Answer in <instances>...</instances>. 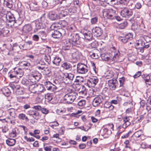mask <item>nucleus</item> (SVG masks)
Segmentation results:
<instances>
[{
    "instance_id": "nucleus-1",
    "label": "nucleus",
    "mask_w": 151,
    "mask_h": 151,
    "mask_svg": "<svg viewBox=\"0 0 151 151\" xmlns=\"http://www.w3.org/2000/svg\"><path fill=\"white\" fill-rule=\"evenodd\" d=\"M68 40L69 42L73 46L78 47L80 42L79 40V37L77 33H68Z\"/></svg>"
},
{
    "instance_id": "nucleus-2",
    "label": "nucleus",
    "mask_w": 151,
    "mask_h": 151,
    "mask_svg": "<svg viewBox=\"0 0 151 151\" xmlns=\"http://www.w3.org/2000/svg\"><path fill=\"white\" fill-rule=\"evenodd\" d=\"M78 96V93L75 92H71L66 94L64 96V101L68 104H71Z\"/></svg>"
},
{
    "instance_id": "nucleus-3",
    "label": "nucleus",
    "mask_w": 151,
    "mask_h": 151,
    "mask_svg": "<svg viewBox=\"0 0 151 151\" xmlns=\"http://www.w3.org/2000/svg\"><path fill=\"white\" fill-rule=\"evenodd\" d=\"M41 75L37 71L31 72L29 75V78L30 82L35 83L38 81L40 78Z\"/></svg>"
},
{
    "instance_id": "nucleus-4",
    "label": "nucleus",
    "mask_w": 151,
    "mask_h": 151,
    "mask_svg": "<svg viewBox=\"0 0 151 151\" xmlns=\"http://www.w3.org/2000/svg\"><path fill=\"white\" fill-rule=\"evenodd\" d=\"M103 15L107 19L113 20L116 11L112 9H105L103 10Z\"/></svg>"
},
{
    "instance_id": "nucleus-5",
    "label": "nucleus",
    "mask_w": 151,
    "mask_h": 151,
    "mask_svg": "<svg viewBox=\"0 0 151 151\" xmlns=\"http://www.w3.org/2000/svg\"><path fill=\"white\" fill-rule=\"evenodd\" d=\"M88 71V68L86 65L82 63H79L76 66V73L78 74L87 73Z\"/></svg>"
},
{
    "instance_id": "nucleus-6",
    "label": "nucleus",
    "mask_w": 151,
    "mask_h": 151,
    "mask_svg": "<svg viewBox=\"0 0 151 151\" xmlns=\"http://www.w3.org/2000/svg\"><path fill=\"white\" fill-rule=\"evenodd\" d=\"M74 77V74L71 73H66L63 74V82L65 84H71Z\"/></svg>"
},
{
    "instance_id": "nucleus-7",
    "label": "nucleus",
    "mask_w": 151,
    "mask_h": 151,
    "mask_svg": "<svg viewBox=\"0 0 151 151\" xmlns=\"http://www.w3.org/2000/svg\"><path fill=\"white\" fill-rule=\"evenodd\" d=\"M133 15V12L131 9L127 7L123 8L121 12V15L123 17L128 18Z\"/></svg>"
},
{
    "instance_id": "nucleus-8",
    "label": "nucleus",
    "mask_w": 151,
    "mask_h": 151,
    "mask_svg": "<svg viewBox=\"0 0 151 151\" xmlns=\"http://www.w3.org/2000/svg\"><path fill=\"white\" fill-rule=\"evenodd\" d=\"M82 53L78 51H76L72 54L71 60L73 62H76L82 58Z\"/></svg>"
},
{
    "instance_id": "nucleus-9",
    "label": "nucleus",
    "mask_w": 151,
    "mask_h": 151,
    "mask_svg": "<svg viewBox=\"0 0 151 151\" xmlns=\"http://www.w3.org/2000/svg\"><path fill=\"white\" fill-rule=\"evenodd\" d=\"M104 99L103 96L99 95L95 97L92 102V105L94 107L98 106L100 104L102 103Z\"/></svg>"
},
{
    "instance_id": "nucleus-10",
    "label": "nucleus",
    "mask_w": 151,
    "mask_h": 151,
    "mask_svg": "<svg viewBox=\"0 0 151 151\" xmlns=\"http://www.w3.org/2000/svg\"><path fill=\"white\" fill-rule=\"evenodd\" d=\"M45 89L50 91H55L57 88V87L52 84L50 81H45L44 83Z\"/></svg>"
},
{
    "instance_id": "nucleus-11",
    "label": "nucleus",
    "mask_w": 151,
    "mask_h": 151,
    "mask_svg": "<svg viewBox=\"0 0 151 151\" xmlns=\"http://www.w3.org/2000/svg\"><path fill=\"white\" fill-rule=\"evenodd\" d=\"M108 84L110 89L111 90H115L118 86V82L115 79L109 80Z\"/></svg>"
},
{
    "instance_id": "nucleus-12",
    "label": "nucleus",
    "mask_w": 151,
    "mask_h": 151,
    "mask_svg": "<svg viewBox=\"0 0 151 151\" xmlns=\"http://www.w3.org/2000/svg\"><path fill=\"white\" fill-rule=\"evenodd\" d=\"M2 19L3 20H8L10 23L9 24H12L14 21L15 20L14 15L11 14H4L3 17H2Z\"/></svg>"
},
{
    "instance_id": "nucleus-13",
    "label": "nucleus",
    "mask_w": 151,
    "mask_h": 151,
    "mask_svg": "<svg viewBox=\"0 0 151 151\" xmlns=\"http://www.w3.org/2000/svg\"><path fill=\"white\" fill-rule=\"evenodd\" d=\"M99 81L96 77H93L87 81V84L89 87H94Z\"/></svg>"
},
{
    "instance_id": "nucleus-14",
    "label": "nucleus",
    "mask_w": 151,
    "mask_h": 151,
    "mask_svg": "<svg viewBox=\"0 0 151 151\" xmlns=\"http://www.w3.org/2000/svg\"><path fill=\"white\" fill-rule=\"evenodd\" d=\"M84 36V38L88 40H91L93 37V35L91 31L85 29L82 30L81 32Z\"/></svg>"
},
{
    "instance_id": "nucleus-15",
    "label": "nucleus",
    "mask_w": 151,
    "mask_h": 151,
    "mask_svg": "<svg viewBox=\"0 0 151 151\" xmlns=\"http://www.w3.org/2000/svg\"><path fill=\"white\" fill-rule=\"evenodd\" d=\"M92 32L94 36L98 37L100 36L102 34V31L99 27H96L92 29Z\"/></svg>"
},
{
    "instance_id": "nucleus-16",
    "label": "nucleus",
    "mask_w": 151,
    "mask_h": 151,
    "mask_svg": "<svg viewBox=\"0 0 151 151\" xmlns=\"http://www.w3.org/2000/svg\"><path fill=\"white\" fill-rule=\"evenodd\" d=\"M48 16L49 19L52 21H54L59 19V16L53 12H50Z\"/></svg>"
},
{
    "instance_id": "nucleus-17",
    "label": "nucleus",
    "mask_w": 151,
    "mask_h": 151,
    "mask_svg": "<svg viewBox=\"0 0 151 151\" xmlns=\"http://www.w3.org/2000/svg\"><path fill=\"white\" fill-rule=\"evenodd\" d=\"M112 49V52L114 53V54L113 59V60L115 61L116 59L119 58L120 53L119 50L118 49H116L115 47H113Z\"/></svg>"
},
{
    "instance_id": "nucleus-18",
    "label": "nucleus",
    "mask_w": 151,
    "mask_h": 151,
    "mask_svg": "<svg viewBox=\"0 0 151 151\" xmlns=\"http://www.w3.org/2000/svg\"><path fill=\"white\" fill-rule=\"evenodd\" d=\"M61 31H63L62 29L60 30H55L53 32H52V37L54 38H60L62 35V32Z\"/></svg>"
},
{
    "instance_id": "nucleus-19",
    "label": "nucleus",
    "mask_w": 151,
    "mask_h": 151,
    "mask_svg": "<svg viewBox=\"0 0 151 151\" xmlns=\"http://www.w3.org/2000/svg\"><path fill=\"white\" fill-rule=\"evenodd\" d=\"M35 28L34 29V32H36L40 29H42L46 26L40 22L39 21L37 20L35 22Z\"/></svg>"
},
{
    "instance_id": "nucleus-20",
    "label": "nucleus",
    "mask_w": 151,
    "mask_h": 151,
    "mask_svg": "<svg viewBox=\"0 0 151 151\" xmlns=\"http://www.w3.org/2000/svg\"><path fill=\"white\" fill-rule=\"evenodd\" d=\"M15 72H16V78H18L22 77L24 74L22 70L19 68H16Z\"/></svg>"
},
{
    "instance_id": "nucleus-21",
    "label": "nucleus",
    "mask_w": 151,
    "mask_h": 151,
    "mask_svg": "<svg viewBox=\"0 0 151 151\" xmlns=\"http://www.w3.org/2000/svg\"><path fill=\"white\" fill-rule=\"evenodd\" d=\"M145 42L142 39H140L136 41V42L134 44L135 46L136 49H137L139 47H143L145 45Z\"/></svg>"
},
{
    "instance_id": "nucleus-22",
    "label": "nucleus",
    "mask_w": 151,
    "mask_h": 151,
    "mask_svg": "<svg viewBox=\"0 0 151 151\" xmlns=\"http://www.w3.org/2000/svg\"><path fill=\"white\" fill-rule=\"evenodd\" d=\"M22 21L19 20H15L12 24H9L12 27L16 28L20 25L22 23Z\"/></svg>"
},
{
    "instance_id": "nucleus-23",
    "label": "nucleus",
    "mask_w": 151,
    "mask_h": 151,
    "mask_svg": "<svg viewBox=\"0 0 151 151\" xmlns=\"http://www.w3.org/2000/svg\"><path fill=\"white\" fill-rule=\"evenodd\" d=\"M61 59L58 56H55L52 61L53 64L56 66H59L61 61Z\"/></svg>"
},
{
    "instance_id": "nucleus-24",
    "label": "nucleus",
    "mask_w": 151,
    "mask_h": 151,
    "mask_svg": "<svg viewBox=\"0 0 151 151\" xmlns=\"http://www.w3.org/2000/svg\"><path fill=\"white\" fill-rule=\"evenodd\" d=\"M32 30L31 25L29 24L25 25L23 28L22 30L24 32L28 33L29 32Z\"/></svg>"
},
{
    "instance_id": "nucleus-25",
    "label": "nucleus",
    "mask_w": 151,
    "mask_h": 151,
    "mask_svg": "<svg viewBox=\"0 0 151 151\" xmlns=\"http://www.w3.org/2000/svg\"><path fill=\"white\" fill-rule=\"evenodd\" d=\"M37 21L45 25H46V24L47 23V21L46 19L45 14H42L40 19H38Z\"/></svg>"
},
{
    "instance_id": "nucleus-26",
    "label": "nucleus",
    "mask_w": 151,
    "mask_h": 151,
    "mask_svg": "<svg viewBox=\"0 0 151 151\" xmlns=\"http://www.w3.org/2000/svg\"><path fill=\"white\" fill-rule=\"evenodd\" d=\"M4 4L9 8H11L13 6V2L12 0H4Z\"/></svg>"
},
{
    "instance_id": "nucleus-27",
    "label": "nucleus",
    "mask_w": 151,
    "mask_h": 151,
    "mask_svg": "<svg viewBox=\"0 0 151 151\" xmlns=\"http://www.w3.org/2000/svg\"><path fill=\"white\" fill-rule=\"evenodd\" d=\"M6 144L9 146H13L14 145L16 142L15 139L9 138L6 141Z\"/></svg>"
},
{
    "instance_id": "nucleus-28",
    "label": "nucleus",
    "mask_w": 151,
    "mask_h": 151,
    "mask_svg": "<svg viewBox=\"0 0 151 151\" xmlns=\"http://www.w3.org/2000/svg\"><path fill=\"white\" fill-rule=\"evenodd\" d=\"M1 90L4 94L5 96H8L10 95L11 92L8 87H4Z\"/></svg>"
},
{
    "instance_id": "nucleus-29",
    "label": "nucleus",
    "mask_w": 151,
    "mask_h": 151,
    "mask_svg": "<svg viewBox=\"0 0 151 151\" xmlns=\"http://www.w3.org/2000/svg\"><path fill=\"white\" fill-rule=\"evenodd\" d=\"M36 84H35V83H33L32 84H30L29 86V90L31 93H36Z\"/></svg>"
},
{
    "instance_id": "nucleus-30",
    "label": "nucleus",
    "mask_w": 151,
    "mask_h": 151,
    "mask_svg": "<svg viewBox=\"0 0 151 151\" xmlns=\"http://www.w3.org/2000/svg\"><path fill=\"white\" fill-rule=\"evenodd\" d=\"M36 93L39 94L40 92L43 91L44 90V87L43 86L41 85L36 84Z\"/></svg>"
},
{
    "instance_id": "nucleus-31",
    "label": "nucleus",
    "mask_w": 151,
    "mask_h": 151,
    "mask_svg": "<svg viewBox=\"0 0 151 151\" xmlns=\"http://www.w3.org/2000/svg\"><path fill=\"white\" fill-rule=\"evenodd\" d=\"M61 67L66 70H69L72 68L70 64L67 62L63 63L62 64Z\"/></svg>"
},
{
    "instance_id": "nucleus-32",
    "label": "nucleus",
    "mask_w": 151,
    "mask_h": 151,
    "mask_svg": "<svg viewBox=\"0 0 151 151\" xmlns=\"http://www.w3.org/2000/svg\"><path fill=\"white\" fill-rule=\"evenodd\" d=\"M38 33L41 39L44 41L46 40V38L47 36L45 32L44 31H40Z\"/></svg>"
},
{
    "instance_id": "nucleus-33",
    "label": "nucleus",
    "mask_w": 151,
    "mask_h": 151,
    "mask_svg": "<svg viewBox=\"0 0 151 151\" xmlns=\"http://www.w3.org/2000/svg\"><path fill=\"white\" fill-rule=\"evenodd\" d=\"M18 118L19 119L25 120L26 122H28L29 120L27 117L26 116L25 114L22 113L19 114Z\"/></svg>"
},
{
    "instance_id": "nucleus-34",
    "label": "nucleus",
    "mask_w": 151,
    "mask_h": 151,
    "mask_svg": "<svg viewBox=\"0 0 151 151\" xmlns=\"http://www.w3.org/2000/svg\"><path fill=\"white\" fill-rule=\"evenodd\" d=\"M7 112L13 118H15V109H14L12 108L9 109L7 111Z\"/></svg>"
},
{
    "instance_id": "nucleus-35",
    "label": "nucleus",
    "mask_w": 151,
    "mask_h": 151,
    "mask_svg": "<svg viewBox=\"0 0 151 151\" xmlns=\"http://www.w3.org/2000/svg\"><path fill=\"white\" fill-rule=\"evenodd\" d=\"M19 86H18L16 90L15 93L17 95H21L24 94V91L23 89L20 88Z\"/></svg>"
},
{
    "instance_id": "nucleus-36",
    "label": "nucleus",
    "mask_w": 151,
    "mask_h": 151,
    "mask_svg": "<svg viewBox=\"0 0 151 151\" xmlns=\"http://www.w3.org/2000/svg\"><path fill=\"white\" fill-rule=\"evenodd\" d=\"M81 88L80 89L79 94L84 95H86L87 93V91L86 87L84 86H82Z\"/></svg>"
},
{
    "instance_id": "nucleus-37",
    "label": "nucleus",
    "mask_w": 151,
    "mask_h": 151,
    "mask_svg": "<svg viewBox=\"0 0 151 151\" xmlns=\"http://www.w3.org/2000/svg\"><path fill=\"white\" fill-rule=\"evenodd\" d=\"M86 103V100L83 99H82L78 102L77 105L78 106L79 108L81 109L84 106Z\"/></svg>"
},
{
    "instance_id": "nucleus-38",
    "label": "nucleus",
    "mask_w": 151,
    "mask_h": 151,
    "mask_svg": "<svg viewBox=\"0 0 151 151\" xmlns=\"http://www.w3.org/2000/svg\"><path fill=\"white\" fill-rule=\"evenodd\" d=\"M62 22L61 21L59 22H56L55 23H54L52 26H53L54 28H58V30H60V28L62 27Z\"/></svg>"
},
{
    "instance_id": "nucleus-39",
    "label": "nucleus",
    "mask_w": 151,
    "mask_h": 151,
    "mask_svg": "<svg viewBox=\"0 0 151 151\" xmlns=\"http://www.w3.org/2000/svg\"><path fill=\"white\" fill-rule=\"evenodd\" d=\"M66 0H52V2H50L51 5L52 6H55L57 4H61L62 2L63 1H65Z\"/></svg>"
},
{
    "instance_id": "nucleus-40",
    "label": "nucleus",
    "mask_w": 151,
    "mask_h": 151,
    "mask_svg": "<svg viewBox=\"0 0 151 151\" xmlns=\"http://www.w3.org/2000/svg\"><path fill=\"white\" fill-rule=\"evenodd\" d=\"M30 81L27 80L25 78H23L21 81V83L23 85L25 86H29L30 84Z\"/></svg>"
},
{
    "instance_id": "nucleus-41",
    "label": "nucleus",
    "mask_w": 151,
    "mask_h": 151,
    "mask_svg": "<svg viewBox=\"0 0 151 151\" xmlns=\"http://www.w3.org/2000/svg\"><path fill=\"white\" fill-rule=\"evenodd\" d=\"M68 33H73L75 32L76 30V27L74 25H72L68 27Z\"/></svg>"
},
{
    "instance_id": "nucleus-42",
    "label": "nucleus",
    "mask_w": 151,
    "mask_h": 151,
    "mask_svg": "<svg viewBox=\"0 0 151 151\" xmlns=\"http://www.w3.org/2000/svg\"><path fill=\"white\" fill-rule=\"evenodd\" d=\"M108 4L111 5H118V0H106Z\"/></svg>"
},
{
    "instance_id": "nucleus-43",
    "label": "nucleus",
    "mask_w": 151,
    "mask_h": 151,
    "mask_svg": "<svg viewBox=\"0 0 151 151\" xmlns=\"http://www.w3.org/2000/svg\"><path fill=\"white\" fill-rule=\"evenodd\" d=\"M32 116L35 119L37 120L40 118V116L39 115V113L37 111L34 110Z\"/></svg>"
},
{
    "instance_id": "nucleus-44",
    "label": "nucleus",
    "mask_w": 151,
    "mask_h": 151,
    "mask_svg": "<svg viewBox=\"0 0 151 151\" xmlns=\"http://www.w3.org/2000/svg\"><path fill=\"white\" fill-rule=\"evenodd\" d=\"M103 135H109L111 134V132L110 129H109L107 128H104L103 130Z\"/></svg>"
},
{
    "instance_id": "nucleus-45",
    "label": "nucleus",
    "mask_w": 151,
    "mask_h": 151,
    "mask_svg": "<svg viewBox=\"0 0 151 151\" xmlns=\"http://www.w3.org/2000/svg\"><path fill=\"white\" fill-rule=\"evenodd\" d=\"M17 133L15 129H13L9 134V136L10 137H15L17 136Z\"/></svg>"
},
{
    "instance_id": "nucleus-46",
    "label": "nucleus",
    "mask_w": 151,
    "mask_h": 151,
    "mask_svg": "<svg viewBox=\"0 0 151 151\" xmlns=\"http://www.w3.org/2000/svg\"><path fill=\"white\" fill-rule=\"evenodd\" d=\"M142 132L141 130H139L135 132L133 136L135 137L136 138H139L142 134Z\"/></svg>"
},
{
    "instance_id": "nucleus-47",
    "label": "nucleus",
    "mask_w": 151,
    "mask_h": 151,
    "mask_svg": "<svg viewBox=\"0 0 151 151\" xmlns=\"http://www.w3.org/2000/svg\"><path fill=\"white\" fill-rule=\"evenodd\" d=\"M1 31L2 32V35H5L7 34L9 32V28L7 27H5L1 29Z\"/></svg>"
},
{
    "instance_id": "nucleus-48",
    "label": "nucleus",
    "mask_w": 151,
    "mask_h": 151,
    "mask_svg": "<svg viewBox=\"0 0 151 151\" xmlns=\"http://www.w3.org/2000/svg\"><path fill=\"white\" fill-rule=\"evenodd\" d=\"M3 47H5L9 51H13L12 45L11 44L6 45L4 44L3 45Z\"/></svg>"
},
{
    "instance_id": "nucleus-49",
    "label": "nucleus",
    "mask_w": 151,
    "mask_h": 151,
    "mask_svg": "<svg viewBox=\"0 0 151 151\" xmlns=\"http://www.w3.org/2000/svg\"><path fill=\"white\" fill-rule=\"evenodd\" d=\"M67 12H66L64 10H62L61 12L58 15L59 17V19L63 18V17H65L67 15Z\"/></svg>"
},
{
    "instance_id": "nucleus-50",
    "label": "nucleus",
    "mask_w": 151,
    "mask_h": 151,
    "mask_svg": "<svg viewBox=\"0 0 151 151\" xmlns=\"http://www.w3.org/2000/svg\"><path fill=\"white\" fill-rule=\"evenodd\" d=\"M119 81L120 83L119 87H122L123 86L124 83L125 82V78L124 77L119 78Z\"/></svg>"
},
{
    "instance_id": "nucleus-51",
    "label": "nucleus",
    "mask_w": 151,
    "mask_h": 151,
    "mask_svg": "<svg viewBox=\"0 0 151 151\" xmlns=\"http://www.w3.org/2000/svg\"><path fill=\"white\" fill-rule=\"evenodd\" d=\"M98 18L97 17H95L91 18V22L92 24H94L97 23L98 22Z\"/></svg>"
},
{
    "instance_id": "nucleus-52",
    "label": "nucleus",
    "mask_w": 151,
    "mask_h": 151,
    "mask_svg": "<svg viewBox=\"0 0 151 151\" xmlns=\"http://www.w3.org/2000/svg\"><path fill=\"white\" fill-rule=\"evenodd\" d=\"M119 41L123 43H126L128 41L125 36L124 37H119Z\"/></svg>"
},
{
    "instance_id": "nucleus-53",
    "label": "nucleus",
    "mask_w": 151,
    "mask_h": 151,
    "mask_svg": "<svg viewBox=\"0 0 151 151\" xmlns=\"http://www.w3.org/2000/svg\"><path fill=\"white\" fill-rule=\"evenodd\" d=\"M127 24V22L126 21H124L119 24V27L120 29H123L126 27Z\"/></svg>"
},
{
    "instance_id": "nucleus-54",
    "label": "nucleus",
    "mask_w": 151,
    "mask_h": 151,
    "mask_svg": "<svg viewBox=\"0 0 151 151\" xmlns=\"http://www.w3.org/2000/svg\"><path fill=\"white\" fill-rule=\"evenodd\" d=\"M127 40L129 41V40H132L133 37V35L131 33H129L126 34L125 35Z\"/></svg>"
},
{
    "instance_id": "nucleus-55",
    "label": "nucleus",
    "mask_w": 151,
    "mask_h": 151,
    "mask_svg": "<svg viewBox=\"0 0 151 151\" xmlns=\"http://www.w3.org/2000/svg\"><path fill=\"white\" fill-rule=\"evenodd\" d=\"M46 99L49 101H51L53 99V96L52 94L47 93L45 96Z\"/></svg>"
},
{
    "instance_id": "nucleus-56",
    "label": "nucleus",
    "mask_w": 151,
    "mask_h": 151,
    "mask_svg": "<svg viewBox=\"0 0 151 151\" xmlns=\"http://www.w3.org/2000/svg\"><path fill=\"white\" fill-rule=\"evenodd\" d=\"M21 65L24 67H29L30 65V63L26 61H23L21 62Z\"/></svg>"
},
{
    "instance_id": "nucleus-57",
    "label": "nucleus",
    "mask_w": 151,
    "mask_h": 151,
    "mask_svg": "<svg viewBox=\"0 0 151 151\" xmlns=\"http://www.w3.org/2000/svg\"><path fill=\"white\" fill-rule=\"evenodd\" d=\"M130 0H119L118 3L122 5H127Z\"/></svg>"
},
{
    "instance_id": "nucleus-58",
    "label": "nucleus",
    "mask_w": 151,
    "mask_h": 151,
    "mask_svg": "<svg viewBox=\"0 0 151 151\" xmlns=\"http://www.w3.org/2000/svg\"><path fill=\"white\" fill-rule=\"evenodd\" d=\"M44 59L45 61L47 62L48 64H49L50 63L51 58L49 55H45L44 56Z\"/></svg>"
},
{
    "instance_id": "nucleus-59",
    "label": "nucleus",
    "mask_w": 151,
    "mask_h": 151,
    "mask_svg": "<svg viewBox=\"0 0 151 151\" xmlns=\"http://www.w3.org/2000/svg\"><path fill=\"white\" fill-rule=\"evenodd\" d=\"M101 57L102 59L105 61H108L110 59L109 57L107 55L102 54L101 55Z\"/></svg>"
},
{
    "instance_id": "nucleus-60",
    "label": "nucleus",
    "mask_w": 151,
    "mask_h": 151,
    "mask_svg": "<svg viewBox=\"0 0 151 151\" xmlns=\"http://www.w3.org/2000/svg\"><path fill=\"white\" fill-rule=\"evenodd\" d=\"M107 104H109L108 102H106L104 104V107L106 108H109L110 110H112L114 108V106L111 104H109L108 106H107Z\"/></svg>"
},
{
    "instance_id": "nucleus-61",
    "label": "nucleus",
    "mask_w": 151,
    "mask_h": 151,
    "mask_svg": "<svg viewBox=\"0 0 151 151\" xmlns=\"http://www.w3.org/2000/svg\"><path fill=\"white\" fill-rule=\"evenodd\" d=\"M107 104H109L108 102H106L104 104V107L106 108H109L110 110H112L114 108V106L111 104H109L108 106H107Z\"/></svg>"
},
{
    "instance_id": "nucleus-62",
    "label": "nucleus",
    "mask_w": 151,
    "mask_h": 151,
    "mask_svg": "<svg viewBox=\"0 0 151 151\" xmlns=\"http://www.w3.org/2000/svg\"><path fill=\"white\" fill-rule=\"evenodd\" d=\"M18 101L19 102H22L25 101V97L23 96H18L17 97Z\"/></svg>"
},
{
    "instance_id": "nucleus-63",
    "label": "nucleus",
    "mask_w": 151,
    "mask_h": 151,
    "mask_svg": "<svg viewBox=\"0 0 151 151\" xmlns=\"http://www.w3.org/2000/svg\"><path fill=\"white\" fill-rule=\"evenodd\" d=\"M124 144L125 145V148L131 149V146L130 145L129 141V140H126L124 142Z\"/></svg>"
},
{
    "instance_id": "nucleus-64",
    "label": "nucleus",
    "mask_w": 151,
    "mask_h": 151,
    "mask_svg": "<svg viewBox=\"0 0 151 151\" xmlns=\"http://www.w3.org/2000/svg\"><path fill=\"white\" fill-rule=\"evenodd\" d=\"M143 40H145L147 43L151 42V37L147 36H145L143 37Z\"/></svg>"
}]
</instances>
